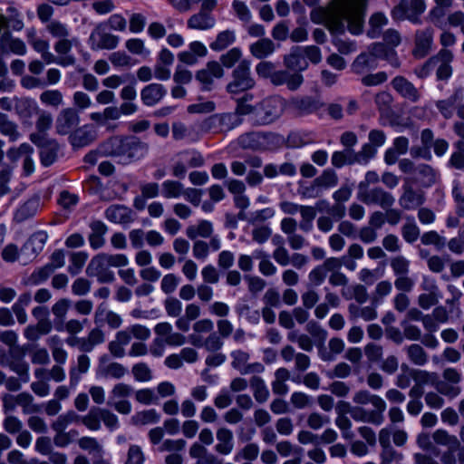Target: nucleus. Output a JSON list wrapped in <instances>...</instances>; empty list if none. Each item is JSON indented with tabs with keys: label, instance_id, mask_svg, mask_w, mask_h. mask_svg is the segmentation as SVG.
I'll use <instances>...</instances> for the list:
<instances>
[{
	"label": "nucleus",
	"instance_id": "nucleus-1",
	"mask_svg": "<svg viewBox=\"0 0 464 464\" xmlns=\"http://www.w3.org/2000/svg\"><path fill=\"white\" fill-rule=\"evenodd\" d=\"M100 150L103 155L128 165L144 159L149 153L150 145L134 135L114 136L102 143Z\"/></svg>",
	"mask_w": 464,
	"mask_h": 464
},
{
	"label": "nucleus",
	"instance_id": "nucleus-2",
	"mask_svg": "<svg viewBox=\"0 0 464 464\" xmlns=\"http://www.w3.org/2000/svg\"><path fill=\"white\" fill-rule=\"evenodd\" d=\"M353 401L361 405L371 404L373 407L372 410L361 406L354 407L353 411V419L354 420L368 422L377 426L383 422L386 403L382 398L371 394L367 391H360L354 394Z\"/></svg>",
	"mask_w": 464,
	"mask_h": 464
},
{
	"label": "nucleus",
	"instance_id": "nucleus-3",
	"mask_svg": "<svg viewBox=\"0 0 464 464\" xmlns=\"http://www.w3.org/2000/svg\"><path fill=\"white\" fill-rule=\"evenodd\" d=\"M286 100L278 95L264 98L256 104L254 116H251L253 126H266L278 121L286 110Z\"/></svg>",
	"mask_w": 464,
	"mask_h": 464
},
{
	"label": "nucleus",
	"instance_id": "nucleus-4",
	"mask_svg": "<svg viewBox=\"0 0 464 464\" xmlns=\"http://www.w3.org/2000/svg\"><path fill=\"white\" fill-rule=\"evenodd\" d=\"M237 140L243 149L266 151L278 147L283 137L270 131H250L240 135Z\"/></svg>",
	"mask_w": 464,
	"mask_h": 464
},
{
	"label": "nucleus",
	"instance_id": "nucleus-5",
	"mask_svg": "<svg viewBox=\"0 0 464 464\" xmlns=\"http://www.w3.org/2000/svg\"><path fill=\"white\" fill-rule=\"evenodd\" d=\"M344 12L343 8H340L339 2L327 8L314 9L310 17L313 23L324 24L332 34H341L345 30V25L343 24L342 21V15L345 14Z\"/></svg>",
	"mask_w": 464,
	"mask_h": 464
},
{
	"label": "nucleus",
	"instance_id": "nucleus-6",
	"mask_svg": "<svg viewBox=\"0 0 464 464\" xmlns=\"http://www.w3.org/2000/svg\"><path fill=\"white\" fill-rule=\"evenodd\" d=\"M32 46L34 51L41 54L42 60L31 61V73L40 74L44 71V63L50 64L55 63L63 67L73 65L76 59L73 55L60 56L56 58L50 51L49 42L43 39H35L32 42Z\"/></svg>",
	"mask_w": 464,
	"mask_h": 464
},
{
	"label": "nucleus",
	"instance_id": "nucleus-7",
	"mask_svg": "<svg viewBox=\"0 0 464 464\" xmlns=\"http://www.w3.org/2000/svg\"><path fill=\"white\" fill-rule=\"evenodd\" d=\"M256 82L251 75L250 62L242 60L232 72V81L226 90L231 96H237L254 88Z\"/></svg>",
	"mask_w": 464,
	"mask_h": 464
},
{
	"label": "nucleus",
	"instance_id": "nucleus-8",
	"mask_svg": "<svg viewBox=\"0 0 464 464\" xmlns=\"http://www.w3.org/2000/svg\"><path fill=\"white\" fill-rule=\"evenodd\" d=\"M243 119L233 112L216 113L206 118L199 125L204 132L220 133L227 132L239 126Z\"/></svg>",
	"mask_w": 464,
	"mask_h": 464
},
{
	"label": "nucleus",
	"instance_id": "nucleus-9",
	"mask_svg": "<svg viewBox=\"0 0 464 464\" xmlns=\"http://www.w3.org/2000/svg\"><path fill=\"white\" fill-rule=\"evenodd\" d=\"M324 106L317 97L304 95L294 96L286 101V111L294 117H305L316 113Z\"/></svg>",
	"mask_w": 464,
	"mask_h": 464
},
{
	"label": "nucleus",
	"instance_id": "nucleus-10",
	"mask_svg": "<svg viewBox=\"0 0 464 464\" xmlns=\"http://www.w3.org/2000/svg\"><path fill=\"white\" fill-rule=\"evenodd\" d=\"M351 197L352 188L349 186L344 185L333 193V198L335 202L334 205L330 206L327 200L323 199L316 202V208L319 211L324 210L336 220H340L346 213V208L343 203L347 202Z\"/></svg>",
	"mask_w": 464,
	"mask_h": 464
},
{
	"label": "nucleus",
	"instance_id": "nucleus-11",
	"mask_svg": "<svg viewBox=\"0 0 464 464\" xmlns=\"http://www.w3.org/2000/svg\"><path fill=\"white\" fill-rule=\"evenodd\" d=\"M365 0H341L340 8L345 11L342 15L343 24L348 23V30L353 34H360L362 32L363 19L361 6Z\"/></svg>",
	"mask_w": 464,
	"mask_h": 464
},
{
	"label": "nucleus",
	"instance_id": "nucleus-12",
	"mask_svg": "<svg viewBox=\"0 0 464 464\" xmlns=\"http://www.w3.org/2000/svg\"><path fill=\"white\" fill-rule=\"evenodd\" d=\"M120 43V38L108 32L105 24H98L91 32L88 38V44L91 50H113Z\"/></svg>",
	"mask_w": 464,
	"mask_h": 464
},
{
	"label": "nucleus",
	"instance_id": "nucleus-13",
	"mask_svg": "<svg viewBox=\"0 0 464 464\" xmlns=\"http://www.w3.org/2000/svg\"><path fill=\"white\" fill-rule=\"evenodd\" d=\"M133 388L130 384L116 383L110 392L108 405L121 414H130L132 408L131 403L127 399L131 396Z\"/></svg>",
	"mask_w": 464,
	"mask_h": 464
},
{
	"label": "nucleus",
	"instance_id": "nucleus-14",
	"mask_svg": "<svg viewBox=\"0 0 464 464\" xmlns=\"http://www.w3.org/2000/svg\"><path fill=\"white\" fill-rule=\"evenodd\" d=\"M78 418L79 416L75 412L72 411L65 415L60 416L53 424V430L57 432L53 439L56 446L65 447L77 438V431L71 430L69 432H64V430L68 424L76 421Z\"/></svg>",
	"mask_w": 464,
	"mask_h": 464
},
{
	"label": "nucleus",
	"instance_id": "nucleus-15",
	"mask_svg": "<svg viewBox=\"0 0 464 464\" xmlns=\"http://www.w3.org/2000/svg\"><path fill=\"white\" fill-rule=\"evenodd\" d=\"M358 198L366 205H378L383 209L392 208L395 202L394 197L380 187L360 191Z\"/></svg>",
	"mask_w": 464,
	"mask_h": 464
},
{
	"label": "nucleus",
	"instance_id": "nucleus-16",
	"mask_svg": "<svg viewBox=\"0 0 464 464\" xmlns=\"http://www.w3.org/2000/svg\"><path fill=\"white\" fill-rule=\"evenodd\" d=\"M129 372L128 368L123 364L111 362L106 355L99 359V363L95 369V377L101 379H121Z\"/></svg>",
	"mask_w": 464,
	"mask_h": 464
},
{
	"label": "nucleus",
	"instance_id": "nucleus-17",
	"mask_svg": "<svg viewBox=\"0 0 464 464\" xmlns=\"http://www.w3.org/2000/svg\"><path fill=\"white\" fill-rule=\"evenodd\" d=\"M31 141L39 148L43 165L50 166L55 161L59 149L55 140L50 137L36 136L31 137Z\"/></svg>",
	"mask_w": 464,
	"mask_h": 464
},
{
	"label": "nucleus",
	"instance_id": "nucleus-18",
	"mask_svg": "<svg viewBox=\"0 0 464 464\" xmlns=\"http://www.w3.org/2000/svg\"><path fill=\"white\" fill-rule=\"evenodd\" d=\"M434 29L426 27L417 30L414 37V48L412 55L417 59H422L427 56L433 44Z\"/></svg>",
	"mask_w": 464,
	"mask_h": 464
},
{
	"label": "nucleus",
	"instance_id": "nucleus-19",
	"mask_svg": "<svg viewBox=\"0 0 464 464\" xmlns=\"http://www.w3.org/2000/svg\"><path fill=\"white\" fill-rule=\"evenodd\" d=\"M79 123L80 116L74 108L63 109L55 121L56 132L60 135L69 134Z\"/></svg>",
	"mask_w": 464,
	"mask_h": 464
},
{
	"label": "nucleus",
	"instance_id": "nucleus-20",
	"mask_svg": "<svg viewBox=\"0 0 464 464\" xmlns=\"http://www.w3.org/2000/svg\"><path fill=\"white\" fill-rule=\"evenodd\" d=\"M224 75V70L221 64L216 61L208 62L206 67L198 71L196 80L202 84L203 91L211 90L215 78H221Z\"/></svg>",
	"mask_w": 464,
	"mask_h": 464
},
{
	"label": "nucleus",
	"instance_id": "nucleus-21",
	"mask_svg": "<svg viewBox=\"0 0 464 464\" xmlns=\"http://www.w3.org/2000/svg\"><path fill=\"white\" fill-rule=\"evenodd\" d=\"M391 85L400 96L411 102H418L421 97L420 92L404 76L394 77Z\"/></svg>",
	"mask_w": 464,
	"mask_h": 464
},
{
	"label": "nucleus",
	"instance_id": "nucleus-22",
	"mask_svg": "<svg viewBox=\"0 0 464 464\" xmlns=\"http://www.w3.org/2000/svg\"><path fill=\"white\" fill-rule=\"evenodd\" d=\"M454 59L452 52L442 48L435 54L436 77L439 81H447L452 75L451 63Z\"/></svg>",
	"mask_w": 464,
	"mask_h": 464
},
{
	"label": "nucleus",
	"instance_id": "nucleus-23",
	"mask_svg": "<svg viewBox=\"0 0 464 464\" xmlns=\"http://www.w3.org/2000/svg\"><path fill=\"white\" fill-rule=\"evenodd\" d=\"M425 202L424 193L413 188L411 185H403V192L399 198L400 206L405 210H412Z\"/></svg>",
	"mask_w": 464,
	"mask_h": 464
},
{
	"label": "nucleus",
	"instance_id": "nucleus-24",
	"mask_svg": "<svg viewBox=\"0 0 464 464\" xmlns=\"http://www.w3.org/2000/svg\"><path fill=\"white\" fill-rule=\"evenodd\" d=\"M105 218L116 224L128 225L134 221V212L128 207L114 204L106 208Z\"/></svg>",
	"mask_w": 464,
	"mask_h": 464
},
{
	"label": "nucleus",
	"instance_id": "nucleus-25",
	"mask_svg": "<svg viewBox=\"0 0 464 464\" xmlns=\"http://www.w3.org/2000/svg\"><path fill=\"white\" fill-rule=\"evenodd\" d=\"M97 138V132L93 127L83 125L75 130L69 137L71 145L73 148H83L92 144Z\"/></svg>",
	"mask_w": 464,
	"mask_h": 464
},
{
	"label": "nucleus",
	"instance_id": "nucleus-26",
	"mask_svg": "<svg viewBox=\"0 0 464 464\" xmlns=\"http://www.w3.org/2000/svg\"><path fill=\"white\" fill-rule=\"evenodd\" d=\"M270 82L276 86L286 84L290 91H295L302 85L304 78L298 72L292 73L286 70H280L273 73Z\"/></svg>",
	"mask_w": 464,
	"mask_h": 464
},
{
	"label": "nucleus",
	"instance_id": "nucleus-27",
	"mask_svg": "<svg viewBox=\"0 0 464 464\" xmlns=\"http://www.w3.org/2000/svg\"><path fill=\"white\" fill-rule=\"evenodd\" d=\"M167 94L166 88L160 83H150L140 92L144 105L151 107L158 104Z\"/></svg>",
	"mask_w": 464,
	"mask_h": 464
},
{
	"label": "nucleus",
	"instance_id": "nucleus-28",
	"mask_svg": "<svg viewBox=\"0 0 464 464\" xmlns=\"http://www.w3.org/2000/svg\"><path fill=\"white\" fill-rule=\"evenodd\" d=\"M172 137L175 140H186L196 142L200 139V132L195 125H186L183 122L176 121L172 124Z\"/></svg>",
	"mask_w": 464,
	"mask_h": 464
},
{
	"label": "nucleus",
	"instance_id": "nucleus-29",
	"mask_svg": "<svg viewBox=\"0 0 464 464\" xmlns=\"http://www.w3.org/2000/svg\"><path fill=\"white\" fill-rule=\"evenodd\" d=\"M91 367V359L86 354H81L77 357V363L70 370V385L76 388L79 384L82 375L89 372Z\"/></svg>",
	"mask_w": 464,
	"mask_h": 464
},
{
	"label": "nucleus",
	"instance_id": "nucleus-30",
	"mask_svg": "<svg viewBox=\"0 0 464 464\" xmlns=\"http://www.w3.org/2000/svg\"><path fill=\"white\" fill-rule=\"evenodd\" d=\"M35 132L31 137L44 136L49 137L48 130L53 125V116L49 111L35 108Z\"/></svg>",
	"mask_w": 464,
	"mask_h": 464
},
{
	"label": "nucleus",
	"instance_id": "nucleus-31",
	"mask_svg": "<svg viewBox=\"0 0 464 464\" xmlns=\"http://www.w3.org/2000/svg\"><path fill=\"white\" fill-rule=\"evenodd\" d=\"M378 65L375 58L368 52L360 53L353 62L351 69L355 74H365L372 69L376 68Z\"/></svg>",
	"mask_w": 464,
	"mask_h": 464
},
{
	"label": "nucleus",
	"instance_id": "nucleus-32",
	"mask_svg": "<svg viewBox=\"0 0 464 464\" xmlns=\"http://www.w3.org/2000/svg\"><path fill=\"white\" fill-rule=\"evenodd\" d=\"M91 233L89 235V242L92 248L98 249L104 243V235L107 233V226L101 220H93L90 223Z\"/></svg>",
	"mask_w": 464,
	"mask_h": 464
},
{
	"label": "nucleus",
	"instance_id": "nucleus-33",
	"mask_svg": "<svg viewBox=\"0 0 464 464\" xmlns=\"http://www.w3.org/2000/svg\"><path fill=\"white\" fill-rule=\"evenodd\" d=\"M215 24L216 19L211 14H205L199 11L188 18L187 26L194 30H208L212 28Z\"/></svg>",
	"mask_w": 464,
	"mask_h": 464
},
{
	"label": "nucleus",
	"instance_id": "nucleus-34",
	"mask_svg": "<svg viewBox=\"0 0 464 464\" xmlns=\"http://www.w3.org/2000/svg\"><path fill=\"white\" fill-rule=\"evenodd\" d=\"M231 98L236 102L235 113H237L239 118L242 116L250 115L254 116L256 111V105H252L251 102L254 99V95L249 92H244L242 96H231Z\"/></svg>",
	"mask_w": 464,
	"mask_h": 464
},
{
	"label": "nucleus",
	"instance_id": "nucleus-35",
	"mask_svg": "<svg viewBox=\"0 0 464 464\" xmlns=\"http://www.w3.org/2000/svg\"><path fill=\"white\" fill-rule=\"evenodd\" d=\"M275 50L276 45L274 42L271 39L266 37L257 40L249 46L250 53L257 59H264L271 55Z\"/></svg>",
	"mask_w": 464,
	"mask_h": 464
},
{
	"label": "nucleus",
	"instance_id": "nucleus-36",
	"mask_svg": "<svg viewBox=\"0 0 464 464\" xmlns=\"http://www.w3.org/2000/svg\"><path fill=\"white\" fill-rule=\"evenodd\" d=\"M218 443L215 446L217 452L222 455H228L234 448L233 433L227 428H220L217 431Z\"/></svg>",
	"mask_w": 464,
	"mask_h": 464
},
{
	"label": "nucleus",
	"instance_id": "nucleus-37",
	"mask_svg": "<svg viewBox=\"0 0 464 464\" xmlns=\"http://www.w3.org/2000/svg\"><path fill=\"white\" fill-rule=\"evenodd\" d=\"M415 179L423 187H431L437 181V172L428 164H420L415 169Z\"/></svg>",
	"mask_w": 464,
	"mask_h": 464
},
{
	"label": "nucleus",
	"instance_id": "nucleus-38",
	"mask_svg": "<svg viewBox=\"0 0 464 464\" xmlns=\"http://www.w3.org/2000/svg\"><path fill=\"white\" fill-rule=\"evenodd\" d=\"M460 99L461 95L458 92H455L448 98L437 101L436 107L443 118L448 120L452 118L456 105Z\"/></svg>",
	"mask_w": 464,
	"mask_h": 464
},
{
	"label": "nucleus",
	"instance_id": "nucleus-39",
	"mask_svg": "<svg viewBox=\"0 0 464 464\" xmlns=\"http://www.w3.org/2000/svg\"><path fill=\"white\" fill-rule=\"evenodd\" d=\"M94 321L96 324H101L106 321L111 328H118L122 323L121 317L118 314L107 310V308L103 305H100L97 308Z\"/></svg>",
	"mask_w": 464,
	"mask_h": 464
},
{
	"label": "nucleus",
	"instance_id": "nucleus-40",
	"mask_svg": "<svg viewBox=\"0 0 464 464\" xmlns=\"http://www.w3.org/2000/svg\"><path fill=\"white\" fill-rule=\"evenodd\" d=\"M290 373L285 368H278L275 372V380L272 382V390L275 394L284 395L288 392L286 382Z\"/></svg>",
	"mask_w": 464,
	"mask_h": 464
},
{
	"label": "nucleus",
	"instance_id": "nucleus-41",
	"mask_svg": "<svg viewBox=\"0 0 464 464\" xmlns=\"http://www.w3.org/2000/svg\"><path fill=\"white\" fill-rule=\"evenodd\" d=\"M212 232V224L208 220H200L197 225H190L186 228V235L190 239L198 237H209Z\"/></svg>",
	"mask_w": 464,
	"mask_h": 464
},
{
	"label": "nucleus",
	"instance_id": "nucleus-42",
	"mask_svg": "<svg viewBox=\"0 0 464 464\" xmlns=\"http://www.w3.org/2000/svg\"><path fill=\"white\" fill-rule=\"evenodd\" d=\"M250 387L257 402L264 403L268 400L269 390L261 377L253 376L250 380Z\"/></svg>",
	"mask_w": 464,
	"mask_h": 464
},
{
	"label": "nucleus",
	"instance_id": "nucleus-43",
	"mask_svg": "<svg viewBox=\"0 0 464 464\" xmlns=\"http://www.w3.org/2000/svg\"><path fill=\"white\" fill-rule=\"evenodd\" d=\"M406 19L413 24H420V16L426 9L424 0H410L406 4Z\"/></svg>",
	"mask_w": 464,
	"mask_h": 464
},
{
	"label": "nucleus",
	"instance_id": "nucleus-44",
	"mask_svg": "<svg viewBox=\"0 0 464 464\" xmlns=\"http://www.w3.org/2000/svg\"><path fill=\"white\" fill-rule=\"evenodd\" d=\"M299 213L301 215V221L298 224L299 228L304 233L311 232L314 227L313 221L316 217V208L303 205Z\"/></svg>",
	"mask_w": 464,
	"mask_h": 464
},
{
	"label": "nucleus",
	"instance_id": "nucleus-45",
	"mask_svg": "<svg viewBox=\"0 0 464 464\" xmlns=\"http://www.w3.org/2000/svg\"><path fill=\"white\" fill-rule=\"evenodd\" d=\"M432 440L434 443L447 448L459 449L460 447L458 438L442 429H438L433 432Z\"/></svg>",
	"mask_w": 464,
	"mask_h": 464
},
{
	"label": "nucleus",
	"instance_id": "nucleus-46",
	"mask_svg": "<svg viewBox=\"0 0 464 464\" xmlns=\"http://www.w3.org/2000/svg\"><path fill=\"white\" fill-rule=\"evenodd\" d=\"M160 420V415L155 409L138 411L131 417V422L134 425L156 424Z\"/></svg>",
	"mask_w": 464,
	"mask_h": 464
},
{
	"label": "nucleus",
	"instance_id": "nucleus-47",
	"mask_svg": "<svg viewBox=\"0 0 464 464\" xmlns=\"http://www.w3.org/2000/svg\"><path fill=\"white\" fill-rule=\"evenodd\" d=\"M297 192L303 198H317L324 193L315 179L311 182L299 181Z\"/></svg>",
	"mask_w": 464,
	"mask_h": 464
},
{
	"label": "nucleus",
	"instance_id": "nucleus-48",
	"mask_svg": "<svg viewBox=\"0 0 464 464\" xmlns=\"http://www.w3.org/2000/svg\"><path fill=\"white\" fill-rule=\"evenodd\" d=\"M314 179L323 192L334 188L339 181L338 175L333 169H324L322 173Z\"/></svg>",
	"mask_w": 464,
	"mask_h": 464
},
{
	"label": "nucleus",
	"instance_id": "nucleus-49",
	"mask_svg": "<svg viewBox=\"0 0 464 464\" xmlns=\"http://www.w3.org/2000/svg\"><path fill=\"white\" fill-rule=\"evenodd\" d=\"M369 24L367 35L372 39L378 38L381 35L382 28L388 24V18L382 13H375L370 17Z\"/></svg>",
	"mask_w": 464,
	"mask_h": 464
},
{
	"label": "nucleus",
	"instance_id": "nucleus-50",
	"mask_svg": "<svg viewBox=\"0 0 464 464\" xmlns=\"http://www.w3.org/2000/svg\"><path fill=\"white\" fill-rule=\"evenodd\" d=\"M406 220L401 227V236L407 243L412 244L420 237V230L412 217H407Z\"/></svg>",
	"mask_w": 464,
	"mask_h": 464
},
{
	"label": "nucleus",
	"instance_id": "nucleus-51",
	"mask_svg": "<svg viewBox=\"0 0 464 464\" xmlns=\"http://www.w3.org/2000/svg\"><path fill=\"white\" fill-rule=\"evenodd\" d=\"M33 314L38 320L36 331L42 334H48L52 329L48 309L46 307H36L34 309Z\"/></svg>",
	"mask_w": 464,
	"mask_h": 464
},
{
	"label": "nucleus",
	"instance_id": "nucleus-52",
	"mask_svg": "<svg viewBox=\"0 0 464 464\" xmlns=\"http://www.w3.org/2000/svg\"><path fill=\"white\" fill-rule=\"evenodd\" d=\"M34 376L37 382L31 385V389L41 397L48 395L50 388L47 383V371L44 369H36L34 371Z\"/></svg>",
	"mask_w": 464,
	"mask_h": 464
},
{
	"label": "nucleus",
	"instance_id": "nucleus-53",
	"mask_svg": "<svg viewBox=\"0 0 464 464\" xmlns=\"http://www.w3.org/2000/svg\"><path fill=\"white\" fill-rule=\"evenodd\" d=\"M133 378L138 382H149L153 379V372L146 362H137L131 367Z\"/></svg>",
	"mask_w": 464,
	"mask_h": 464
},
{
	"label": "nucleus",
	"instance_id": "nucleus-54",
	"mask_svg": "<svg viewBox=\"0 0 464 464\" xmlns=\"http://www.w3.org/2000/svg\"><path fill=\"white\" fill-rule=\"evenodd\" d=\"M236 40L234 31L226 30L220 32L214 42L210 44V48L213 51H222L231 45Z\"/></svg>",
	"mask_w": 464,
	"mask_h": 464
},
{
	"label": "nucleus",
	"instance_id": "nucleus-55",
	"mask_svg": "<svg viewBox=\"0 0 464 464\" xmlns=\"http://www.w3.org/2000/svg\"><path fill=\"white\" fill-rule=\"evenodd\" d=\"M4 405L5 408L11 409L21 407L22 411L27 414L29 413V393L24 392L15 397L5 398Z\"/></svg>",
	"mask_w": 464,
	"mask_h": 464
},
{
	"label": "nucleus",
	"instance_id": "nucleus-56",
	"mask_svg": "<svg viewBox=\"0 0 464 464\" xmlns=\"http://www.w3.org/2000/svg\"><path fill=\"white\" fill-rule=\"evenodd\" d=\"M162 196L166 198H177L182 196L184 188L178 180L168 179L162 185Z\"/></svg>",
	"mask_w": 464,
	"mask_h": 464
},
{
	"label": "nucleus",
	"instance_id": "nucleus-57",
	"mask_svg": "<svg viewBox=\"0 0 464 464\" xmlns=\"http://www.w3.org/2000/svg\"><path fill=\"white\" fill-rule=\"evenodd\" d=\"M71 261H86L89 257L88 254L84 251L72 252L69 250H55L51 256L52 261H63L65 258Z\"/></svg>",
	"mask_w": 464,
	"mask_h": 464
},
{
	"label": "nucleus",
	"instance_id": "nucleus-58",
	"mask_svg": "<svg viewBox=\"0 0 464 464\" xmlns=\"http://www.w3.org/2000/svg\"><path fill=\"white\" fill-rule=\"evenodd\" d=\"M420 242L424 246L432 245L437 250H442L446 246V238L441 237L437 231L430 230L420 236Z\"/></svg>",
	"mask_w": 464,
	"mask_h": 464
},
{
	"label": "nucleus",
	"instance_id": "nucleus-59",
	"mask_svg": "<svg viewBox=\"0 0 464 464\" xmlns=\"http://www.w3.org/2000/svg\"><path fill=\"white\" fill-rule=\"evenodd\" d=\"M190 343L198 347L204 346L208 351H216L221 348L223 345L222 341L220 338L216 335L215 334H210L207 340L202 343L201 340L196 335L192 334L190 335Z\"/></svg>",
	"mask_w": 464,
	"mask_h": 464
},
{
	"label": "nucleus",
	"instance_id": "nucleus-60",
	"mask_svg": "<svg viewBox=\"0 0 464 464\" xmlns=\"http://www.w3.org/2000/svg\"><path fill=\"white\" fill-rule=\"evenodd\" d=\"M0 45L5 52L11 51L16 53L24 52V44L18 39H14L8 33H5L1 36Z\"/></svg>",
	"mask_w": 464,
	"mask_h": 464
},
{
	"label": "nucleus",
	"instance_id": "nucleus-61",
	"mask_svg": "<svg viewBox=\"0 0 464 464\" xmlns=\"http://www.w3.org/2000/svg\"><path fill=\"white\" fill-rule=\"evenodd\" d=\"M80 419V417L77 419V420ZM82 422L84 424V426L92 430L96 431L101 429V412L100 408H92L88 412L87 415L81 418Z\"/></svg>",
	"mask_w": 464,
	"mask_h": 464
},
{
	"label": "nucleus",
	"instance_id": "nucleus-62",
	"mask_svg": "<svg viewBox=\"0 0 464 464\" xmlns=\"http://www.w3.org/2000/svg\"><path fill=\"white\" fill-rule=\"evenodd\" d=\"M46 29L53 37L59 40L71 36V31L68 25L57 20L51 21L47 24Z\"/></svg>",
	"mask_w": 464,
	"mask_h": 464
},
{
	"label": "nucleus",
	"instance_id": "nucleus-63",
	"mask_svg": "<svg viewBox=\"0 0 464 464\" xmlns=\"http://www.w3.org/2000/svg\"><path fill=\"white\" fill-rule=\"evenodd\" d=\"M135 400L143 405H151L159 403V396L156 392L150 388H142L135 392Z\"/></svg>",
	"mask_w": 464,
	"mask_h": 464
},
{
	"label": "nucleus",
	"instance_id": "nucleus-64",
	"mask_svg": "<svg viewBox=\"0 0 464 464\" xmlns=\"http://www.w3.org/2000/svg\"><path fill=\"white\" fill-rule=\"evenodd\" d=\"M230 356L232 358V367L243 374L250 358L249 353L242 350H236L231 353Z\"/></svg>",
	"mask_w": 464,
	"mask_h": 464
}]
</instances>
